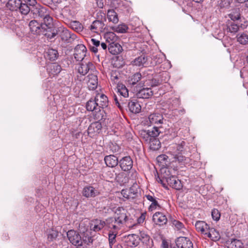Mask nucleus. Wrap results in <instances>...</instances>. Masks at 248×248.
I'll return each mask as SVG.
<instances>
[{"label": "nucleus", "mask_w": 248, "mask_h": 248, "mask_svg": "<svg viewBox=\"0 0 248 248\" xmlns=\"http://www.w3.org/2000/svg\"><path fill=\"white\" fill-rule=\"evenodd\" d=\"M106 175L110 178L109 181L117 179V178L118 177V175H116V173H114V171L111 172L108 171L106 173Z\"/></svg>", "instance_id": "obj_55"}, {"label": "nucleus", "mask_w": 248, "mask_h": 248, "mask_svg": "<svg viewBox=\"0 0 248 248\" xmlns=\"http://www.w3.org/2000/svg\"><path fill=\"white\" fill-rule=\"evenodd\" d=\"M168 243L165 240H163L161 245V248H168Z\"/></svg>", "instance_id": "obj_64"}, {"label": "nucleus", "mask_w": 248, "mask_h": 248, "mask_svg": "<svg viewBox=\"0 0 248 248\" xmlns=\"http://www.w3.org/2000/svg\"><path fill=\"white\" fill-rule=\"evenodd\" d=\"M93 123L90 124L88 129V134L90 137H93L95 134L98 133L102 128L101 123L98 122Z\"/></svg>", "instance_id": "obj_16"}, {"label": "nucleus", "mask_w": 248, "mask_h": 248, "mask_svg": "<svg viewBox=\"0 0 248 248\" xmlns=\"http://www.w3.org/2000/svg\"><path fill=\"white\" fill-rule=\"evenodd\" d=\"M226 31L227 32L235 33L239 30V26L233 21H228L226 24Z\"/></svg>", "instance_id": "obj_28"}, {"label": "nucleus", "mask_w": 248, "mask_h": 248, "mask_svg": "<svg viewBox=\"0 0 248 248\" xmlns=\"http://www.w3.org/2000/svg\"><path fill=\"white\" fill-rule=\"evenodd\" d=\"M160 208L161 207L157 201L155 200V201L152 202L151 204L149 207L148 210L149 211L152 212L157 208L160 209Z\"/></svg>", "instance_id": "obj_50"}, {"label": "nucleus", "mask_w": 248, "mask_h": 248, "mask_svg": "<svg viewBox=\"0 0 248 248\" xmlns=\"http://www.w3.org/2000/svg\"><path fill=\"white\" fill-rule=\"evenodd\" d=\"M104 29V23L99 20L94 21L90 27L91 30L96 33L102 31Z\"/></svg>", "instance_id": "obj_23"}, {"label": "nucleus", "mask_w": 248, "mask_h": 248, "mask_svg": "<svg viewBox=\"0 0 248 248\" xmlns=\"http://www.w3.org/2000/svg\"><path fill=\"white\" fill-rule=\"evenodd\" d=\"M86 47L83 44H79L75 48L74 57L77 61H81L83 60L86 55Z\"/></svg>", "instance_id": "obj_8"}, {"label": "nucleus", "mask_w": 248, "mask_h": 248, "mask_svg": "<svg viewBox=\"0 0 248 248\" xmlns=\"http://www.w3.org/2000/svg\"><path fill=\"white\" fill-rule=\"evenodd\" d=\"M177 248H193V243L189 238L186 237H179L175 240Z\"/></svg>", "instance_id": "obj_7"}, {"label": "nucleus", "mask_w": 248, "mask_h": 248, "mask_svg": "<svg viewBox=\"0 0 248 248\" xmlns=\"http://www.w3.org/2000/svg\"><path fill=\"white\" fill-rule=\"evenodd\" d=\"M100 194L99 191L94 187L88 186L83 188L82 195L86 198H94Z\"/></svg>", "instance_id": "obj_11"}, {"label": "nucleus", "mask_w": 248, "mask_h": 248, "mask_svg": "<svg viewBox=\"0 0 248 248\" xmlns=\"http://www.w3.org/2000/svg\"><path fill=\"white\" fill-rule=\"evenodd\" d=\"M141 136L145 140H148L149 138L148 130H142L140 133Z\"/></svg>", "instance_id": "obj_60"}, {"label": "nucleus", "mask_w": 248, "mask_h": 248, "mask_svg": "<svg viewBox=\"0 0 248 248\" xmlns=\"http://www.w3.org/2000/svg\"><path fill=\"white\" fill-rule=\"evenodd\" d=\"M228 248H243L241 241L236 239H232L227 242Z\"/></svg>", "instance_id": "obj_29"}, {"label": "nucleus", "mask_w": 248, "mask_h": 248, "mask_svg": "<svg viewBox=\"0 0 248 248\" xmlns=\"http://www.w3.org/2000/svg\"><path fill=\"white\" fill-rule=\"evenodd\" d=\"M114 100L116 105L120 109H122L123 108V107L121 105V103L119 102L118 98L115 95H114Z\"/></svg>", "instance_id": "obj_63"}, {"label": "nucleus", "mask_w": 248, "mask_h": 248, "mask_svg": "<svg viewBox=\"0 0 248 248\" xmlns=\"http://www.w3.org/2000/svg\"><path fill=\"white\" fill-rule=\"evenodd\" d=\"M168 159V156L165 155H161L157 156V160L162 163H164L166 165V161H167V159Z\"/></svg>", "instance_id": "obj_51"}, {"label": "nucleus", "mask_w": 248, "mask_h": 248, "mask_svg": "<svg viewBox=\"0 0 248 248\" xmlns=\"http://www.w3.org/2000/svg\"><path fill=\"white\" fill-rule=\"evenodd\" d=\"M111 80L114 83H116L119 78L118 75L116 72H112L111 74Z\"/></svg>", "instance_id": "obj_59"}, {"label": "nucleus", "mask_w": 248, "mask_h": 248, "mask_svg": "<svg viewBox=\"0 0 248 248\" xmlns=\"http://www.w3.org/2000/svg\"><path fill=\"white\" fill-rule=\"evenodd\" d=\"M61 70V66L56 63H50L47 66V71L50 76L57 75Z\"/></svg>", "instance_id": "obj_18"}, {"label": "nucleus", "mask_w": 248, "mask_h": 248, "mask_svg": "<svg viewBox=\"0 0 248 248\" xmlns=\"http://www.w3.org/2000/svg\"><path fill=\"white\" fill-rule=\"evenodd\" d=\"M162 81L158 78H153L151 80L150 84L152 87H155L159 85Z\"/></svg>", "instance_id": "obj_56"}, {"label": "nucleus", "mask_w": 248, "mask_h": 248, "mask_svg": "<svg viewBox=\"0 0 248 248\" xmlns=\"http://www.w3.org/2000/svg\"><path fill=\"white\" fill-rule=\"evenodd\" d=\"M128 108L131 112L137 113L140 112L141 106L137 100H132L128 103Z\"/></svg>", "instance_id": "obj_27"}, {"label": "nucleus", "mask_w": 248, "mask_h": 248, "mask_svg": "<svg viewBox=\"0 0 248 248\" xmlns=\"http://www.w3.org/2000/svg\"><path fill=\"white\" fill-rule=\"evenodd\" d=\"M105 226L108 229H110L111 231H117L119 229L120 224L113 217H109L105 221Z\"/></svg>", "instance_id": "obj_17"}, {"label": "nucleus", "mask_w": 248, "mask_h": 248, "mask_svg": "<svg viewBox=\"0 0 248 248\" xmlns=\"http://www.w3.org/2000/svg\"><path fill=\"white\" fill-rule=\"evenodd\" d=\"M108 50L113 55H116L122 52L123 48L121 46L116 42L108 45Z\"/></svg>", "instance_id": "obj_24"}, {"label": "nucleus", "mask_w": 248, "mask_h": 248, "mask_svg": "<svg viewBox=\"0 0 248 248\" xmlns=\"http://www.w3.org/2000/svg\"><path fill=\"white\" fill-rule=\"evenodd\" d=\"M153 220L155 224L161 226L166 224L168 221V219L163 213L157 212L154 214Z\"/></svg>", "instance_id": "obj_15"}, {"label": "nucleus", "mask_w": 248, "mask_h": 248, "mask_svg": "<svg viewBox=\"0 0 248 248\" xmlns=\"http://www.w3.org/2000/svg\"><path fill=\"white\" fill-rule=\"evenodd\" d=\"M28 5L29 4L27 3H23L21 2L20 5V7H19L18 10H19L23 15H27L31 10V9H30Z\"/></svg>", "instance_id": "obj_42"}, {"label": "nucleus", "mask_w": 248, "mask_h": 248, "mask_svg": "<svg viewBox=\"0 0 248 248\" xmlns=\"http://www.w3.org/2000/svg\"><path fill=\"white\" fill-rule=\"evenodd\" d=\"M107 17L108 20L113 23H117L119 21L118 15L114 10H108V11Z\"/></svg>", "instance_id": "obj_34"}, {"label": "nucleus", "mask_w": 248, "mask_h": 248, "mask_svg": "<svg viewBox=\"0 0 248 248\" xmlns=\"http://www.w3.org/2000/svg\"><path fill=\"white\" fill-rule=\"evenodd\" d=\"M141 74L140 73H136L134 74L129 79L130 83L134 85L138 83L141 79Z\"/></svg>", "instance_id": "obj_44"}, {"label": "nucleus", "mask_w": 248, "mask_h": 248, "mask_svg": "<svg viewBox=\"0 0 248 248\" xmlns=\"http://www.w3.org/2000/svg\"><path fill=\"white\" fill-rule=\"evenodd\" d=\"M148 136H149L150 138V140H151V138L157 137L159 135L160 133L158 127L156 126H154L152 128L148 129Z\"/></svg>", "instance_id": "obj_41"}, {"label": "nucleus", "mask_w": 248, "mask_h": 248, "mask_svg": "<svg viewBox=\"0 0 248 248\" xmlns=\"http://www.w3.org/2000/svg\"><path fill=\"white\" fill-rule=\"evenodd\" d=\"M95 71V67L92 62H81L78 68V73L82 75H85L89 72L93 73Z\"/></svg>", "instance_id": "obj_4"}, {"label": "nucleus", "mask_w": 248, "mask_h": 248, "mask_svg": "<svg viewBox=\"0 0 248 248\" xmlns=\"http://www.w3.org/2000/svg\"><path fill=\"white\" fill-rule=\"evenodd\" d=\"M88 86L90 90H94L98 84L97 77L93 73L88 75Z\"/></svg>", "instance_id": "obj_21"}, {"label": "nucleus", "mask_w": 248, "mask_h": 248, "mask_svg": "<svg viewBox=\"0 0 248 248\" xmlns=\"http://www.w3.org/2000/svg\"><path fill=\"white\" fill-rule=\"evenodd\" d=\"M43 18L44 23L48 28H51L53 26V18L47 13Z\"/></svg>", "instance_id": "obj_43"}, {"label": "nucleus", "mask_w": 248, "mask_h": 248, "mask_svg": "<svg viewBox=\"0 0 248 248\" xmlns=\"http://www.w3.org/2000/svg\"><path fill=\"white\" fill-rule=\"evenodd\" d=\"M138 189L137 185H133L130 188L123 189L121 194L127 199H133L138 196Z\"/></svg>", "instance_id": "obj_6"}, {"label": "nucleus", "mask_w": 248, "mask_h": 248, "mask_svg": "<svg viewBox=\"0 0 248 248\" xmlns=\"http://www.w3.org/2000/svg\"><path fill=\"white\" fill-rule=\"evenodd\" d=\"M138 236L134 234L128 235L127 237V245L130 247H135L138 245Z\"/></svg>", "instance_id": "obj_35"}, {"label": "nucleus", "mask_w": 248, "mask_h": 248, "mask_svg": "<svg viewBox=\"0 0 248 248\" xmlns=\"http://www.w3.org/2000/svg\"><path fill=\"white\" fill-rule=\"evenodd\" d=\"M133 160L129 156H124L119 161V165L124 171H128L133 167Z\"/></svg>", "instance_id": "obj_12"}, {"label": "nucleus", "mask_w": 248, "mask_h": 248, "mask_svg": "<svg viewBox=\"0 0 248 248\" xmlns=\"http://www.w3.org/2000/svg\"><path fill=\"white\" fill-rule=\"evenodd\" d=\"M146 212H143L141 214L140 216L138 218V222L140 224L142 223L145 219Z\"/></svg>", "instance_id": "obj_58"}, {"label": "nucleus", "mask_w": 248, "mask_h": 248, "mask_svg": "<svg viewBox=\"0 0 248 248\" xmlns=\"http://www.w3.org/2000/svg\"><path fill=\"white\" fill-rule=\"evenodd\" d=\"M139 239L143 243H147L150 240V236L143 231H140L139 235Z\"/></svg>", "instance_id": "obj_45"}, {"label": "nucleus", "mask_w": 248, "mask_h": 248, "mask_svg": "<svg viewBox=\"0 0 248 248\" xmlns=\"http://www.w3.org/2000/svg\"><path fill=\"white\" fill-rule=\"evenodd\" d=\"M153 95V92L152 89L149 88H143L140 90L137 93L138 98L147 99L151 97Z\"/></svg>", "instance_id": "obj_22"}, {"label": "nucleus", "mask_w": 248, "mask_h": 248, "mask_svg": "<svg viewBox=\"0 0 248 248\" xmlns=\"http://www.w3.org/2000/svg\"><path fill=\"white\" fill-rule=\"evenodd\" d=\"M128 29V27L125 24H121L116 27L115 31L119 33H124Z\"/></svg>", "instance_id": "obj_49"}, {"label": "nucleus", "mask_w": 248, "mask_h": 248, "mask_svg": "<svg viewBox=\"0 0 248 248\" xmlns=\"http://www.w3.org/2000/svg\"><path fill=\"white\" fill-rule=\"evenodd\" d=\"M170 219L172 226H174L178 230H180L184 228V224L180 221L173 219L171 217Z\"/></svg>", "instance_id": "obj_46"}, {"label": "nucleus", "mask_w": 248, "mask_h": 248, "mask_svg": "<svg viewBox=\"0 0 248 248\" xmlns=\"http://www.w3.org/2000/svg\"><path fill=\"white\" fill-rule=\"evenodd\" d=\"M58 235V232L56 231L52 230L48 234L47 239L48 241H52L56 239Z\"/></svg>", "instance_id": "obj_47"}, {"label": "nucleus", "mask_w": 248, "mask_h": 248, "mask_svg": "<svg viewBox=\"0 0 248 248\" xmlns=\"http://www.w3.org/2000/svg\"><path fill=\"white\" fill-rule=\"evenodd\" d=\"M117 234V231H111L109 230L108 233V241L109 247H111L116 242V237Z\"/></svg>", "instance_id": "obj_38"}, {"label": "nucleus", "mask_w": 248, "mask_h": 248, "mask_svg": "<svg viewBox=\"0 0 248 248\" xmlns=\"http://www.w3.org/2000/svg\"><path fill=\"white\" fill-rule=\"evenodd\" d=\"M72 28L78 32H81L83 29V25L78 21H74L71 23Z\"/></svg>", "instance_id": "obj_40"}, {"label": "nucleus", "mask_w": 248, "mask_h": 248, "mask_svg": "<svg viewBox=\"0 0 248 248\" xmlns=\"http://www.w3.org/2000/svg\"><path fill=\"white\" fill-rule=\"evenodd\" d=\"M195 227L197 231L201 232L205 234L208 229H209V226L203 221H197L195 223Z\"/></svg>", "instance_id": "obj_25"}, {"label": "nucleus", "mask_w": 248, "mask_h": 248, "mask_svg": "<svg viewBox=\"0 0 248 248\" xmlns=\"http://www.w3.org/2000/svg\"><path fill=\"white\" fill-rule=\"evenodd\" d=\"M47 57L50 61H54L58 57V52L56 49H48L47 52Z\"/></svg>", "instance_id": "obj_39"}, {"label": "nucleus", "mask_w": 248, "mask_h": 248, "mask_svg": "<svg viewBox=\"0 0 248 248\" xmlns=\"http://www.w3.org/2000/svg\"><path fill=\"white\" fill-rule=\"evenodd\" d=\"M229 16L231 19L233 21L237 20L240 19V14L238 13L230 14Z\"/></svg>", "instance_id": "obj_57"}, {"label": "nucleus", "mask_w": 248, "mask_h": 248, "mask_svg": "<svg viewBox=\"0 0 248 248\" xmlns=\"http://www.w3.org/2000/svg\"><path fill=\"white\" fill-rule=\"evenodd\" d=\"M95 93L94 98L96 103H97L99 109L107 107L108 104L107 96L103 93H97V92H95Z\"/></svg>", "instance_id": "obj_5"}, {"label": "nucleus", "mask_w": 248, "mask_h": 248, "mask_svg": "<svg viewBox=\"0 0 248 248\" xmlns=\"http://www.w3.org/2000/svg\"><path fill=\"white\" fill-rule=\"evenodd\" d=\"M67 236L68 240L73 245L81 246L83 241L79 233L73 230H69L67 232Z\"/></svg>", "instance_id": "obj_3"}, {"label": "nucleus", "mask_w": 248, "mask_h": 248, "mask_svg": "<svg viewBox=\"0 0 248 248\" xmlns=\"http://www.w3.org/2000/svg\"><path fill=\"white\" fill-rule=\"evenodd\" d=\"M104 38L108 44H112L117 41L118 37L113 32H108L105 34Z\"/></svg>", "instance_id": "obj_33"}, {"label": "nucleus", "mask_w": 248, "mask_h": 248, "mask_svg": "<svg viewBox=\"0 0 248 248\" xmlns=\"http://www.w3.org/2000/svg\"><path fill=\"white\" fill-rule=\"evenodd\" d=\"M148 124H162L163 123L164 118L163 115L158 113L151 114L148 116Z\"/></svg>", "instance_id": "obj_13"}, {"label": "nucleus", "mask_w": 248, "mask_h": 248, "mask_svg": "<svg viewBox=\"0 0 248 248\" xmlns=\"http://www.w3.org/2000/svg\"><path fill=\"white\" fill-rule=\"evenodd\" d=\"M26 3L28 4L32 7L36 5L37 3L36 0H23Z\"/></svg>", "instance_id": "obj_61"}, {"label": "nucleus", "mask_w": 248, "mask_h": 248, "mask_svg": "<svg viewBox=\"0 0 248 248\" xmlns=\"http://www.w3.org/2000/svg\"><path fill=\"white\" fill-rule=\"evenodd\" d=\"M165 174H164L163 178L165 179L168 184L176 190H180L182 188V185L180 180L177 179L174 176L170 175L168 170H165Z\"/></svg>", "instance_id": "obj_2"}, {"label": "nucleus", "mask_w": 248, "mask_h": 248, "mask_svg": "<svg viewBox=\"0 0 248 248\" xmlns=\"http://www.w3.org/2000/svg\"><path fill=\"white\" fill-rule=\"evenodd\" d=\"M31 12L41 18H43L48 13L46 8L38 3L32 7Z\"/></svg>", "instance_id": "obj_14"}, {"label": "nucleus", "mask_w": 248, "mask_h": 248, "mask_svg": "<svg viewBox=\"0 0 248 248\" xmlns=\"http://www.w3.org/2000/svg\"><path fill=\"white\" fill-rule=\"evenodd\" d=\"M60 32V37L62 41L66 43H70L73 41L76 37L74 34H71L70 32L67 29L61 27L59 28Z\"/></svg>", "instance_id": "obj_10"}, {"label": "nucleus", "mask_w": 248, "mask_h": 248, "mask_svg": "<svg viewBox=\"0 0 248 248\" xmlns=\"http://www.w3.org/2000/svg\"><path fill=\"white\" fill-rule=\"evenodd\" d=\"M148 60L147 57L145 55H142L136 58L133 62V64L137 66H143L147 62Z\"/></svg>", "instance_id": "obj_32"}, {"label": "nucleus", "mask_w": 248, "mask_h": 248, "mask_svg": "<svg viewBox=\"0 0 248 248\" xmlns=\"http://www.w3.org/2000/svg\"><path fill=\"white\" fill-rule=\"evenodd\" d=\"M164 57L162 55H158L155 57L154 62L156 64L162 63L164 60Z\"/></svg>", "instance_id": "obj_52"}, {"label": "nucleus", "mask_w": 248, "mask_h": 248, "mask_svg": "<svg viewBox=\"0 0 248 248\" xmlns=\"http://www.w3.org/2000/svg\"><path fill=\"white\" fill-rule=\"evenodd\" d=\"M174 158L180 163L184 162L186 160V157L181 154H176L174 156Z\"/></svg>", "instance_id": "obj_53"}, {"label": "nucleus", "mask_w": 248, "mask_h": 248, "mask_svg": "<svg viewBox=\"0 0 248 248\" xmlns=\"http://www.w3.org/2000/svg\"><path fill=\"white\" fill-rule=\"evenodd\" d=\"M86 107L88 111H93V116L95 120L99 121L103 118V111L99 109L95 98H91L86 103Z\"/></svg>", "instance_id": "obj_1"}, {"label": "nucleus", "mask_w": 248, "mask_h": 248, "mask_svg": "<svg viewBox=\"0 0 248 248\" xmlns=\"http://www.w3.org/2000/svg\"><path fill=\"white\" fill-rule=\"evenodd\" d=\"M185 145V141H182L180 144H176L175 145L174 148L176 149V151H178V154H180V152H181L183 151L184 146Z\"/></svg>", "instance_id": "obj_54"}, {"label": "nucleus", "mask_w": 248, "mask_h": 248, "mask_svg": "<svg viewBox=\"0 0 248 248\" xmlns=\"http://www.w3.org/2000/svg\"><path fill=\"white\" fill-rule=\"evenodd\" d=\"M91 43L95 46L99 47L100 46V41L97 40L95 39L92 38L91 39Z\"/></svg>", "instance_id": "obj_62"}, {"label": "nucleus", "mask_w": 248, "mask_h": 248, "mask_svg": "<svg viewBox=\"0 0 248 248\" xmlns=\"http://www.w3.org/2000/svg\"><path fill=\"white\" fill-rule=\"evenodd\" d=\"M118 92L124 97L128 96V91L125 86L122 83H118L117 86Z\"/></svg>", "instance_id": "obj_37"}, {"label": "nucleus", "mask_w": 248, "mask_h": 248, "mask_svg": "<svg viewBox=\"0 0 248 248\" xmlns=\"http://www.w3.org/2000/svg\"><path fill=\"white\" fill-rule=\"evenodd\" d=\"M21 0H9L7 3V7L11 11H17L21 3Z\"/></svg>", "instance_id": "obj_30"}, {"label": "nucleus", "mask_w": 248, "mask_h": 248, "mask_svg": "<svg viewBox=\"0 0 248 248\" xmlns=\"http://www.w3.org/2000/svg\"><path fill=\"white\" fill-rule=\"evenodd\" d=\"M29 26L32 33L37 34L39 33L41 25L36 20H32L31 21Z\"/></svg>", "instance_id": "obj_31"}, {"label": "nucleus", "mask_w": 248, "mask_h": 248, "mask_svg": "<svg viewBox=\"0 0 248 248\" xmlns=\"http://www.w3.org/2000/svg\"><path fill=\"white\" fill-rule=\"evenodd\" d=\"M212 218L216 221H218L220 217V213L217 209H213L211 212Z\"/></svg>", "instance_id": "obj_48"}, {"label": "nucleus", "mask_w": 248, "mask_h": 248, "mask_svg": "<svg viewBox=\"0 0 248 248\" xmlns=\"http://www.w3.org/2000/svg\"><path fill=\"white\" fill-rule=\"evenodd\" d=\"M105 226V221L96 219L93 220L91 223L90 228L94 232H98Z\"/></svg>", "instance_id": "obj_19"}, {"label": "nucleus", "mask_w": 248, "mask_h": 248, "mask_svg": "<svg viewBox=\"0 0 248 248\" xmlns=\"http://www.w3.org/2000/svg\"><path fill=\"white\" fill-rule=\"evenodd\" d=\"M204 235H206L213 241H217L220 238L219 232L214 228H210V227L209 229L207 230Z\"/></svg>", "instance_id": "obj_26"}, {"label": "nucleus", "mask_w": 248, "mask_h": 248, "mask_svg": "<svg viewBox=\"0 0 248 248\" xmlns=\"http://www.w3.org/2000/svg\"><path fill=\"white\" fill-rule=\"evenodd\" d=\"M104 161L106 165L111 168L115 167L119 162L118 158L114 155H106L104 158Z\"/></svg>", "instance_id": "obj_20"}, {"label": "nucleus", "mask_w": 248, "mask_h": 248, "mask_svg": "<svg viewBox=\"0 0 248 248\" xmlns=\"http://www.w3.org/2000/svg\"><path fill=\"white\" fill-rule=\"evenodd\" d=\"M237 42L243 45L248 44V35L245 33H239L236 36Z\"/></svg>", "instance_id": "obj_36"}, {"label": "nucleus", "mask_w": 248, "mask_h": 248, "mask_svg": "<svg viewBox=\"0 0 248 248\" xmlns=\"http://www.w3.org/2000/svg\"><path fill=\"white\" fill-rule=\"evenodd\" d=\"M120 225L125 222L127 219L126 211L123 207H119L115 212V217H113Z\"/></svg>", "instance_id": "obj_9"}]
</instances>
